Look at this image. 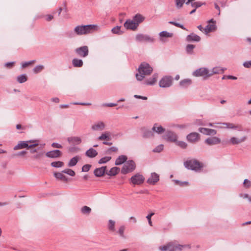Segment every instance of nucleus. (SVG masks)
<instances>
[{"mask_svg":"<svg viewBox=\"0 0 251 251\" xmlns=\"http://www.w3.org/2000/svg\"><path fill=\"white\" fill-rule=\"evenodd\" d=\"M153 71V69L150 65L147 63L143 62L140 65L138 68V74H136V77L138 80H143L145 75H150Z\"/></svg>","mask_w":251,"mask_h":251,"instance_id":"obj_1","label":"nucleus"},{"mask_svg":"<svg viewBox=\"0 0 251 251\" xmlns=\"http://www.w3.org/2000/svg\"><path fill=\"white\" fill-rule=\"evenodd\" d=\"M94 25H79L74 28V32L77 35H82L92 33L96 29Z\"/></svg>","mask_w":251,"mask_h":251,"instance_id":"obj_2","label":"nucleus"},{"mask_svg":"<svg viewBox=\"0 0 251 251\" xmlns=\"http://www.w3.org/2000/svg\"><path fill=\"white\" fill-rule=\"evenodd\" d=\"M185 168L189 170L199 172L203 167L202 163L195 159L187 160L184 162Z\"/></svg>","mask_w":251,"mask_h":251,"instance_id":"obj_3","label":"nucleus"},{"mask_svg":"<svg viewBox=\"0 0 251 251\" xmlns=\"http://www.w3.org/2000/svg\"><path fill=\"white\" fill-rule=\"evenodd\" d=\"M136 169V164L132 160L126 162L121 169V173L124 175L132 172Z\"/></svg>","mask_w":251,"mask_h":251,"instance_id":"obj_4","label":"nucleus"},{"mask_svg":"<svg viewBox=\"0 0 251 251\" xmlns=\"http://www.w3.org/2000/svg\"><path fill=\"white\" fill-rule=\"evenodd\" d=\"M135 40L139 42H147L153 43L155 42V39L147 34H137L135 37Z\"/></svg>","mask_w":251,"mask_h":251,"instance_id":"obj_5","label":"nucleus"},{"mask_svg":"<svg viewBox=\"0 0 251 251\" xmlns=\"http://www.w3.org/2000/svg\"><path fill=\"white\" fill-rule=\"evenodd\" d=\"M193 75L197 77L201 76L205 79L209 77V70L206 68H201L194 71Z\"/></svg>","mask_w":251,"mask_h":251,"instance_id":"obj_6","label":"nucleus"},{"mask_svg":"<svg viewBox=\"0 0 251 251\" xmlns=\"http://www.w3.org/2000/svg\"><path fill=\"white\" fill-rule=\"evenodd\" d=\"M75 53L77 56L85 58L89 54V48L87 46H83L79 48H77L75 50Z\"/></svg>","mask_w":251,"mask_h":251,"instance_id":"obj_7","label":"nucleus"},{"mask_svg":"<svg viewBox=\"0 0 251 251\" xmlns=\"http://www.w3.org/2000/svg\"><path fill=\"white\" fill-rule=\"evenodd\" d=\"M38 145V143H35L31 145L28 144V142L25 141H20L19 143L14 147V150H18L26 148L29 149V148H34Z\"/></svg>","mask_w":251,"mask_h":251,"instance_id":"obj_8","label":"nucleus"},{"mask_svg":"<svg viewBox=\"0 0 251 251\" xmlns=\"http://www.w3.org/2000/svg\"><path fill=\"white\" fill-rule=\"evenodd\" d=\"M247 139L246 136H244L240 138L236 137H232L228 141L225 142V144H228L232 145H238L245 142Z\"/></svg>","mask_w":251,"mask_h":251,"instance_id":"obj_9","label":"nucleus"},{"mask_svg":"<svg viewBox=\"0 0 251 251\" xmlns=\"http://www.w3.org/2000/svg\"><path fill=\"white\" fill-rule=\"evenodd\" d=\"M173 78L171 76H164L159 81V86L166 88L171 86L172 84Z\"/></svg>","mask_w":251,"mask_h":251,"instance_id":"obj_10","label":"nucleus"},{"mask_svg":"<svg viewBox=\"0 0 251 251\" xmlns=\"http://www.w3.org/2000/svg\"><path fill=\"white\" fill-rule=\"evenodd\" d=\"M144 180V177L139 174H137L130 178V181L134 185H140L143 183Z\"/></svg>","mask_w":251,"mask_h":251,"instance_id":"obj_11","label":"nucleus"},{"mask_svg":"<svg viewBox=\"0 0 251 251\" xmlns=\"http://www.w3.org/2000/svg\"><path fill=\"white\" fill-rule=\"evenodd\" d=\"M209 24L204 28V32L206 34L209 33L216 28V25H215V22L214 21L213 19H211L208 21Z\"/></svg>","mask_w":251,"mask_h":251,"instance_id":"obj_12","label":"nucleus"},{"mask_svg":"<svg viewBox=\"0 0 251 251\" xmlns=\"http://www.w3.org/2000/svg\"><path fill=\"white\" fill-rule=\"evenodd\" d=\"M124 27L127 29L136 30L138 27L137 23H135L133 20H127L124 23Z\"/></svg>","mask_w":251,"mask_h":251,"instance_id":"obj_13","label":"nucleus"},{"mask_svg":"<svg viewBox=\"0 0 251 251\" xmlns=\"http://www.w3.org/2000/svg\"><path fill=\"white\" fill-rule=\"evenodd\" d=\"M105 126L103 122L98 121L92 126L91 129L94 131H102L105 129Z\"/></svg>","mask_w":251,"mask_h":251,"instance_id":"obj_14","label":"nucleus"},{"mask_svg":"<svg viewBox=\"0 0 251 251\" xmlns=\"http://www.w3.org/2000/svg\"><path fill=\"white\" fill-rule=\"evenodd\" d=\"M219 124L223 125V126H221V127L233 129H237V130H238L239 131H242V126H239V125L236 126V125H234L232 123H219Z\"/></svg>","mask_w":251,"mask_h":251,"instance_id":"obj_15","label":"nucleus"},{"mask_svg":"<svg viewBox=\"0 0 251 251\" xmlns=\"http://www.w3.org/2000/svg\"><path fill=\"white\" fill-rule=\"evenodd\" d=\"M221 142V139L216 136L208 138L205 140V143L210 146L218 144Z\"/></svg>","mask_w":251,"mask_h":251,"instance_id":"obj_16","label":"nucleus"},{"mask_svg":"<svg viewBox=\"0 0 251 251\" xmlns=\"http://www.w3.org/2000/svg\"><path fill=\"white\" fill-rule=\"evenodd\" d=\"M200 135L197 132H192L187 136V140L191 143H195L200 140Z\"/></svg>","mask_w":251,"mask_h":251,"instance_id":"obj_17","label":"nucleus"},{"mask_svg":"<svg viewBox=\"0 0 251 251\" xmlns=\"http://www.w3.org/2000/svg\"><path fill=\"white\" fill-rule=\"evenodd\" d=\"M62 154L60 151L58 150H55L47 152L46 153L47 157L51 158H55L60 157Z\"/></svg>","mask_w":251,"mask_h":251,"instance_id":"obj_18","label":"nucleus"},{"mask_svg":"<svg viewBox=\"0 0 251 251\" xmlns=\"http://www.w3.org/2000/svg\"><path fill=\"white\" fill-rule=\"evenodd\" d=\"M199 131L201 133L206 135H215L217 133V131L215 129L204 127L199 128Z\"/></svg>","mask_w":251,"mask_h":251,"instance_id":"obj_19","label":"nucleus"},{"mask_svg":"<svg viewBox=\"0 0 251 251\" xmlns=\"http://www.w3.org/2000/svg\"><path fill=\"white\" fill-rule=\"evenodd\" d=\"M159 180V176L155 173H152L151 176L148 179L147 182L151 185H154Z\"/></svg>","mask_w":251,"mask_h":251,"instance_id":"obj_20","label":"nucleus"},{"mask_svg":"<svg viewBox=\"0 0 251 251\" xmlns=\"http://www.w3.org/2000/svg\"><path fill=\"white\" fill-rule=\"evenodd\" d=\"M164 137L165 139L175 142L177 140V135L173 132L168 131L164 135Z\"/></svg>","mask_w":251,"mask_h":251,"instance_id":"obj_21","label":"nucleus"},{"mask_svg":"<svg viewBox=\"0 0 251 251\" xmlns=\"http://www.w3.org/2000/svg\"><path fill=\"white\" fill-rule=\"evenodd\" d=\"M159 39L162 42H164L165 41L164 38H171L173 36V33H170L166 31H163L160 32L159 33Z\"/></svg>","mask_w":251,"mask_h":251,"instance_id":"obj_22","label":"nucleus"},{"mask_svg":"<svg viewBox=\"0 0 251 251\" xmlns=\"http://www.w3.org/2000/svg\"><path fill=\"white\" fill-rule=\"evenodd\" d=\"M106 170V166L96 169L94 171V175L97 177H100L103 176Z\"/></svg>","mask_w":251,"mask_h":251,"instance_id":"obj_23","label":"nucleus"},{"mask_svg":"<svg viewBox=\"0 0 251 251\" xmlns=\"http://www.w3.org/2000/svg\"><path fill=\"white\" fill-rule=\"evenodd\" d=\"M110 135L111 133L109 131L104 132L98 138V140L100 141L104 140V141H109L111 140Z\"/></svg>","mask_w":251,"mask_h":251,"instance_id":"obj_24","label":"nucleus"},{"mask_svg":"<svg viewBox=\"0 0 251 251\" xmlns=\"http://www.w3.org/2000/svg\"><path fill=\"white\" fill-rule=\"evenodd\" d=\"M201 40V37L195 33H191L186 37V41L188 42L195 41L199 42Z\"/></svg>","mask_w":251,"mask_h":251,"instance_id":"obj_25","label":"nucleus"},{"mask_svg":"<svg viewBox=\"0 0 251 251\" xmlns=\"http://www.w3.org/2000/svg\"><path fill=\"white\" fill-rule=\"evenodd\" d=\"M142 131L143 132V137L144 138H151L154 136L153 131L148 129L146 128H142Z\"/></svg>","mask_w":251,"mask_h":251,"instance_id":"obj_26","label":"nucleus"},{"mask_svg":"<svg viewBox=\"0 0 251 251\" xmlns=\"http://www.w3.org/2000/svg\"><path fill=\"white\" fill-rule=\"evenodd\" d=\"M67 141L70 144H74L76 145H78L81 142V138L77 136L68 137L67 138Z\"/></svg>","mask_w":251,"mask_h":251,"instance_id":"obj_27","label":"nucleus"},{"mask_svg":"<svg viewBox=\"0 0 251 251\" xmlns=\"http://www.w3.org/2000/svg\"><path fill=\"white\" fill-rule=\"evenodd\" d=\"M172 243H173V246H172V249H174V251L178 250V251H182L183 248H186L187 247H189V245H182L177 244V242L176 241H172Z\"/></svg>","mask_w":251,"mask_h":251,"instance_id":"obj_28","label":"nucleus"},{"mask_svg":"<svg viewBox=\"0 0 251 251\" xmlns=\"http://www.w3.org/2000/svg\"><path fill=\"white\" fill-rule=\"evenodd\" d=\"M192 84V80L189 78H186L179 82V85L181 88H186Z\"/></svg>","mask_w":251,"mask_h":251,"instance_id":"obj_29","label":"nucleus"},{"mask_svg":"<svg viewBox=\"0 0 251 251\" xmlns=\"http://www.w3.org/2000/svg\"><path fill=\"white\" fill-rule=\"evenodd\" d=\"M127 158L125 155H120L115 160V164L116 165H120L126 162Z\"/></svg>","mask_w":251,"mask_h":251,"instance_id":"obj_30","label":"nucleus"},{"mask_svg":"<svg viewBox=\"0 0 251 251\" xmlns=\"http://www.w3.org/2000/svg\"><path fill=\"white\" fill-rule=\"evenodd\" d=\"M152 130L158 134H162L165 131V129L157 124H155L152 128Z\"/></svg>","mask_w":251,"mask_h":251,"instance_id":"obj_31","label":"nucleus"},{"mask_svg":"<svg viewBox=\"0 0 251 251\" xmlns=\"http://www.w3.org/2000/svg\"><path fill=\"white\" fill-rule=\"evenodd\" d=\"M85 155L90 158H94L98 155V152L96 150L91 148L86 151Z\"/></svg>","mask_w":251,"mask_h":251,"instance_id":"obj_32","label":"nucleus"},{"mask_svg":"<svg viewBox=\"0 0 251 251\" xmlns=\"http://www.w3.org/2000/svg\"><path fill=\"white\" fill-rule=\"evenodd\" d=\"M145 19V17L140 14H137L133 17V21L135 23H137L138 26L139 24L144 21Z\"/></svg>","mask_w":251,"mask_h":251,"instance_id":"obj_33","label":"nucleus"},{"mask_svg":"<svg viewBox=\"0 0 251 251\" xmlns=\"http://www.w3.org/2000/svg\"><path fill=\"white\" fill-rule=\"evenodd\" d=\"M158 75L157 74H153L151 78L146 80L144 83L146 85H152L156 81Z\"/></svg>","mask_w":251,"mask_h":251,"instance_id":"obj_34","label":"nucleus"},{"mask_svg":"<svg viewBox=\"0 0 251 251\" xmlns=\"http://www.w3.org/2000/svg\"><path fill=\"white\" fill-rule=\"evenodd\" d=\"M224 72V69L221 68L220 67H215L213 68L211 71H209V76L212 75L214 74L223 73Z\"/></svg>","mask_w":251,"mask_h":251,"instance_id":"obj_35","label":"nucleus"},{"mask_svg":"<svg viewBox=\"0 0 251 251\" xmlns=\"http://www.w3.org/2000/svg\"><path fill=\"white\" fill-rule=\"evenodd\" d=\"M72 64L75 67H81L83 65V62L82 59L74 58L72 60Z\"/></svg>","mask_w":251,"mask_h":251,"instance_id":"obj_36","label":"nucleus"},{"mask_svg":"<svg viewBox=\"0 0 251 251\" xmlns=\"http://www.w3.org/2000/svg\"><path fill=\"white\" fill-rule=\"evenodd\" d=\"M120 169L119 168L114 167L112 168L109 171L106 172V174L110 176H114L116 175L119 172Z\"/></svg>","mask_w":251,"mask_h":251,"instance_id":"obj_37","label":"nucleus"},{"mask_svg":"<svg viewBox=\"0 0 251 251\" xmlns=\"http://www.w3.org/2000/svg\"><path fill=\"white\" fill-rule=\"evenodd\" d=\"M79 157L78 156H75L73 157L72 159H70V160L68 162V166L69 167H72L75 166L78 162V161L79 160Z\"/></svg>","mask_w":251,"mask_h":251,"instance_id":"obj_38","label":"nucleus"},{"mask_svg":"<svg viewBox=\"0 0 251 251\" xmlns=\"http://www.w3.org/2000/svg\"><path fill=\"white\" fill-rule=\"evenodd\" d=\"M63 173H54V177L58 179L61 180L63 181H66L67 180V177L63 174Z\"/></svg>","mask_w":251,"mask_h":251,"instance_id":"obj_39","label":"nucleus"},{"mask_svg":"<svg viewBox=\"0 0 251 251\" xmlns=\"http://www.w3.org/2000/svg\"><path fill=\"white\" fill-rule=\"evenodd\" d=\"M91 211V208L86 205L82 206L80 209V212L83 215H89Z\"/></svg>","mask_w":251,"mask_h":251,"instance_id":"obj_40","label":"nucleus"},{"mask_svg":"<svg viewBox=\"0 0 251 251\" xmlns=\"http://www.w3.org/2000/svg\"><path fill=\"white\" fill-rule=\"evenodd\" d=\"M45 152L44 151H38L31 156V158L33 160H40L44 155Z\"/></svg>","mask_w":251,"mask_h":251,"instance_id":"obj_41","label":"nucleus"},{"mask_svg":"<svg viewBox=\"0 0 251 251\" xmlns=\"http://www.w3.org/2000/svg\"><path fill=\"white\" fill-rule=\"evenodd\" d=\"M125 228V226H121L117 231V234L119 235L120 237L123 239L126 238V236L124 234Z\"/></svg>","mask_w":251,"mask_h":251,"instance_id":"obj_42","label":"nucleus"},{"mask_svg":"<svg viewBox=\"0 0 251 251\" xmlns=\"http://www.w3.org/2000/svg\"><path fill=\"white\" fill-rule=\"evenodd\" d=\"M173 243L172 242H170L167 243L166 245L161 246L159 247V250L161 251H167L168 249H172V246H173Z\"/></svg>","mask_w":251,"mask_h":251,"instance_id":"obj_43","label":"nucleus"},{"mask_svg":"<svg viewBox=\"0 0 251 251\" xmlns=\"http://www.w3.org/2000/svg\"><path fill=\"white\" fill-rule=\"evenodd\" d=\"M186 0H174L175 5L177 9H179L182 7Z\"/></svg>","mask_w":251,"mask_h":251,"instance_id":"obj_44","label":"nucleus"},{"mask_svg":"<svg viewBox=\"0 0 251 251\" xmlns=\"http://www.w3.org/2000/svg\"><path fill=\"white\" fill-rule=\"evenodd\" d=\"M64 164L62 161H54L51 163L50 165L54 168H60L64 166Z\"/></svg>","mask_w":251,"mask_h":251,"instance_id":"obj_45","label":"nucleus"},{"mask_svg":"<svg viewBox=\"0 0 251 251\" xmlns=\"http://www.w3.org/2000/svg\"><path fill=\"white\" fill-rule=\"evenodd\" d=\"M26 80L27 77L25 74L21 75L17 77V81L20 83H24Z\"/></svg>","mask_w":251,"mask_h":251,"instance_id":"obj_46","label":"nucleus"},{"mask_svg":"<svg viewBox=\"0 0 251 251\" xmlns=\"http://www.w3.org/2000/svg\"><path fill=\"white\" fill-rule=\"evenodd\" d=\"M112 33L114 34H117L118 35H121L123 34V32L121 30V26H116L113 27L111 30Z\"/></svg>","mask_w":251,"mask_h":251,"instance_id":"obj_47","label":"nucleus"},{"mask_svg":"<svg viewBox=\"0 0 251 251\" xmlns=\"http://www.w3.org/2000/svg\"><path fill=\"white\" fill-rule=\"evenodd\" d=\"M115 222L114 221H113L112 220H109L108 221V229H109V230L110 231H115Z\"/></svg>","mask_w":251,"mask_h":251,"instance_id":"obj_48","label":"nucleus"},{"mask_svg":"<svg viewBox=\"0 0 251 251\" xmlns=\"http://www.w3.org/2000/svg\"><path fill=\"white\" fill-rule=\"evenodd\" d=\"M44 69V66L42 65H37L35 67L33 70V72L35 74H37L41 72Z\"/></svg>","mask_w":251,"mask_h":251,"instance_id":"obj_49","label":"nucleus"},{"mask_svg":"<svg viewBox=\"0 0 251 251\" xmlns=\"http://www.w3.org/2000/svg\"><path fill=\"white\" fill-rule=\"evenodd\" d=\"M62 173L66 174L71 176H75V172L72 169H67L63 171H62Z\"/></svg>","mask_w":251,"mask_h":251,"instance_id":"obj_50","label":"nucleus"},{"mask_svg":"<svg viewBox=\"0 0 251 251\" xmlns=\"http://www.w3.org/2000/svg\"><path fill=\"white\" fill-rule=\"evenodd\" d=\"M173 181L175 182L176 184L180 186H187L189 185V183L187 181H180L178 180H174Z\"/></svg>","mask_w":251,"mask_h":251,"instance_id":"obj_51","label":"nucleus"},{"mask_svg":"<svg viewBox=\"0 0 251 251\" xmlns=\"http://www.w3.org/2000/svg\"><path fill=\"white\" fill-rule=\"evenodd\" d=\"M195 48V45L189 44L186 46V50L188 53L192 54L193 53V50Z\"/></svg>","mask_w":251,"mask_h":251,"instance_id":"obj_52","label":"nucleus"},{"mask_svg":"<svg viewBox=\"0 0 251 251\" xmlns=\"http://www.w3.org/2000/svg\"><path fill=\"white\" fill-rule=\"evenodd\" d=\"M111 159L110 156H105L104 157L101 158L99 161V164H104L106 163L108 161H109Z\"/></svg>","mask_w":251,"mask_h":251,"instance_id":"obj_53","label":"nucleus"},{"mask_svg":"<svg viewBox=\"0 0 251 251\" xmlns=\"http://www.w3.org/2000/svg\"><path fill=\"white\" fill-rule=\"evenodd\" d=\"M164 146L163 144H160L159 145L156 147L155 148H154L152 151L154 152H160L162 151L163 150Z\"/></svg>","mask_w":251,"mask_h":251,"instance_id":"obj_54","label":"nucleus"},{"mask_svg":"<svg viewBox=\"0 0 251 251\" xmlns=\"http://www.w3.org/2000/svg\"><path fill=\"white\" fill-rule=\"evenodd\" d=\"M169 24L174 25L178 27H180L183 30H186V28L183 26V25H182L179 23H176V22H175L174 21H170V22H169Z\"/></svg>","mask_w":251,"mask_h":251,"instance_id":"obj_55","label":"nucleus"},{"mask_svg":"<svg viewBox=\"0 0 251 251\" xmlns=\"http://www.w3.org/2000/svg\"><path fill=\"white\" fill-rule=\"evenodd\" d=\"M35 60H31V61H28V62H23L22 63V68H25L27 66L32 64L35 63Z\"/></svg>","mask_w":251,"mask_h":251,"instance_id":"obj_56","label":"nucleus"},{"mask_svg":"<svg viewBox=\"0 0 251 251\" xmlns=\"http://www.w3.org/2000/svg\"><path fill=\"white\" fill-rule=\"evenodd\" d=\"M244 186L246 188H249L251 186V182L248 179H245L243 182Z\"/></svg>","mask_w":251,"mask_h":251,"instance_id":"obj_57","label":"nucleus"},{"mask_svg":"<svg viewBox=\"0 0 251 251\" xmlns=\"http://www.w3.org/2000/svg\"><path fill=\"white\" fill-rule=\"evenodd\" d=\"M203 4L204 3H201V2L197 1V2H191V6L192 7H195V8L196 9L197 8L201 7Z\"/></svg>","mask_w":251,"mask_h":251,"instance_id":"obj_58","label":"nucleus"},{"mask_svg":"<svg viewBox=\"0 0 251 251\" xmlns=\"http://www.w3.org/2000/svg\"><path fill=\"white\" fill-rule=\"evenodd\" d=\"M154 215V213L153 212H151V213L148 214L146 216V218L147 219V220L148 221L149 224L151 226H152V223L151 220V218Z\"/></svg>","mask_w":251,"mask_h":251,"instance_id":"obj_59","label":"nucleus"},{"mask_svg":"<svg viewBox=\"0 0 251 251\" xmlns=\"http://www.w3.org/2000/svg\"><path fill=\"white\" fill-rule=\"evenodd\" d=\"M91 167V165L90 164H85L83 165L82 167V172H87L89 171Z\"/></svg>","mask_w":251,"mask_h":251,"instance_id":"obj_60","label":"nucleus"},{"mask_svg":"<svg viewBox=\"0 0 251 251\" xmlns=\"http://www.w3.org/2000/svg\"><path fill=\"white\" fill-rule=\"evenodd\" d=\"M240 196L244 199H248V201L251 202V197L249 196L248 194H240Z\"/></svg>","mask_w":251,"mask_h":251,"instance_id":"obj_61","label":"nucleus"},{"mask_svg":"<svg viewBox=\"0 0 251 251\" xmlns=\"http://www.w3.org/2000/svg\"><path fill=\"white\" fill-rule=\"evenodd\" d=\"M15 64V62H10L5 63L4 66L7 68H12Z\"/></svg>","mask_w":251,"mask_h":251,"instance_id":"obj_62","label":"nucleus"},{"mask_svg":"<svg viewBox=\"0 0 251 251\" xmlns=\"http://www.w3.org/2000/svg\"><path fill=\"white\" fill-rule=\"evenodd\" d=\"M177 145L183 149H185L187 147V144L183 141H179L177 143Z\"/></svg>","mask_w":251,"mask_h":251,"instance_id":"obj_63","label":"nucleus"},{"mask_svg":"<svg viewBox=\"0 0 251 251\" xmlns=\"http://www.w3.org/2000/svg\"><path fill=\"white\" fill-rule=\"evenodd\" d=\"M243 66L244 67H245L246 68H249L251 67V60L245 62L243 63Z\"/></svg>","mask_w":251,"mask_h":251,"instance_id":"obj_64","label":"nucleus"}]
</instances>
